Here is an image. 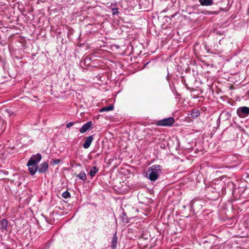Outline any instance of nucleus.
<instances>
[{
    "label": "nucleus",
    "instance_id": "obj_3",
    "mask_svg": "<svg viewBox=\"0 0 249 249\" xmlns=\"http://www.w3.org/2000/svg\"><path fill=\"white\" fill-rule=\"evenodd\" d=\"M32 162V161L31 160H29L27 162V165L28 167L30 173L32 175H33L36 172L38 167L37 166V164Z\"/></svg>",
    "mask_w": 249,
    "mask_h": 249
},
{
    "label": "nucleus",
    "instance_id": "obj_17",
    "mask_svg": "<svg viewBox=\"0 0 249 249\" xmlns=\"http://www.w3.org/2000/svg\"><path fill=\"white\" fill-rule=\"evenodd\" d=\"M112 11L113 12V15H115V14H119V12H118V9L116 8H112Z\"/></svg>",
    "mask_w": 249,
    "mask_h": 249
},
{
    "label": "nucleus",
    "instance_id": "obj_15",
    "mask_svg": "<svg viewBox=\"0 0 249 249\" xmlns=\"http://www.w3.org/2000/svg\"><path fill=\"white\" fill-rule=\"evenodd\" d=\"M62 196L64 198H68L70 197V194L68 191H66L62 194Z\"/></svg>",
    "mask_w": 249,
    "mask_h": 249
},
{
    "label": "nucleus",
    "instance_id": "obj_5",
    "mask_svg": "<svg viewBox=\"0 0 249 249\" xmlns=\"http://www.w3.org/2000/svg\"><path fill=\"white\" fill-rule=\"evenodd\" d=\"M48 164L46 162L42 163L38 167V171L40 173H43L46 172L48 169Z\"/></svg>",
    "mask_w": 249,
    "mask_h": 249
},
{
    "label": "nucleus",
    "instance_id": "obj_12",
    "mask_svg": "<svg viewBox=\"0 0 249 249\" xmlns=\"http://www.w3.org/2000/svg\"><path fill=\"white\" fill-rule=\"evenodd\" d=\"M76 177L79 178L80 179L85 180L87 179L86 175L84 171L81 172L79 174L77 175Z\"/></svg>",
    "mask_w": 249,
    "mask_h": 249
},
{
    "label": "nucleus",
    "instance_id": "obj_13",
    "mask_svg": "<svg viewBox=\"0 0 249 249\" xmlns=\"http://www.w3.org/2000/svg\"><path fill=\"white\" fill-rule=\"evenodd\" d=\"M98 169L96 166L93 167V168L89 172V175L91 177H94L95 174L98 172Z\"/></svg>",
    "mask_w": 249,
    "mask_h": 249
},
{
    "label": "nucleus",
    "instance_id": "obj_11",
    "mask_svg": "<svg viewBox=\"0 0 249 249\" xmlns=\"http://www.w3.org/2000/svg\"><path fill=\"white\" fill-rule=\"evenodd\" d=\"M113 105H109L107 107H104L100 109V112H102L104 111H109L112 110L113 109Z\"/></svg>",
    "mask_w": 249,
    "mask_h": 249
},
{
    "label": "nucleus",
    "instance_id": "obj_8",
    "mask_svg": "<svg viewBox=\"0 0 249 249\" xmlns=\"http://www.w3.org/2000/svg\"><path fill=\"white\" fill-rule=\"evenodd\" d=\"M93 140V137L92 136L88 137L83 144V147L85 149L88 148L90 146Z\"/></svg>",
    "mask_w": 249,
    "mask_h": 249
},
{
    "label": "nucleus",
    "instance_id": "obj_2",
    "mask_svg": "<svg viewBox=\"0 0 249 249\" xmlns=\"http://www.w3.org/2000/svg\"><path fill=\"white\" fill-rule=\"evenodd\" d=\"M175 122L173 117H169L158 121L157 124L160 126H171Z\"/></svg>",
    "mask_w": 249,
    "mask_h": 249
},
{
    "label": "nucleus",
    "instance_id": "obj_1",
    "mask_svg": "<svg viewBox=\"0 0 249 249\" xmlns=\"http://www.w3.org/2000/svg\"><path fill=\"white\" fill-rule=\"evenodd\" d=\"M162 167L160 165H153L148 168L146 173V177L150 180H157L161 173Z\"/></svg>",
    "mask_w": 249,
    "mask_h": 249
},
{
    "label": "nucleus",
    "instance_id": "obj_4",
    "mask_svg": "<svg viewBox=\"0 0 249 249\" xmlns=\"http://www.w3.org/2000/svg\"><path fill=\"white\" fill-rule=\"evenodd\" d=\"M92 125V122L91 121L88 122L86 124H84L83 125L80 129L81 133H84L88 130H89Z\"/></svg>",
    "mask_w": 249,
    "mask_h": 249
},
{
    "label": "nucleus",
    "instance_id": "obj_6",
    "mask_svg": "<svg viewBox=\"0 0 249 249\" xmlns=\"http://www.w3.org/2000/svg\"><path fill=\"white\" fill-rule=\"evenodd\" d=\"M42 156L40 154L38 153L36 155H33L29 160H31L34 163L37 165L38 163L41 160Z\"/></svg>",
    "mask_w": 249,
    "mask_h": 249
},
{
    "label": "nucleus",
    "instance_id": "obj_16",
    "mask_svg": "<svg viewBox=\"0 0 249 249\" xmlns=\"http://www.w3.org/2000/svg\"><path fill=\"white\" fill-rule=\"evenodd\" d=\"M61 160H59V159H54V160H53L51 162L53 164V165H55V164H58L59 163H60L61 162Z\"/></svg>",
    "mask_w": 249,
    "mask_h": 249
},
{
    "label": "nucleus",
    "instance_id": "obj_7",
    "mask_svg": "<svg viewBox=\"0 0 249 249\" xmlns=\"http://www.w3.org/2000/svg\"><path fill=\"white\" fill-rule=\"evenodd\" d=\"M237 112L240 116H242V114L247 115L249 114V107H240L238 109Z\"/></svg>",
    "mask_w": 249,
    "mask_h": 249
},
{
    "label": "nucleus",
    "instance_id": "obj_14",
    "mask_svg": "<svg viewBox=\"0 0 249 249\" xmlns=\"http://www.w3.org/2000/svg\"><path fill=\"white\" fill-rule=\"evenodd\" d=\"M117 238L114 235L112 240V247L113 249H115L117 247Z\"/></svg>",
    "mask_w": 249,
    "mask_h": 249
},
{
    "label": "nucleus",
    "instance_id": "obj_9",
    "mask_svg": "<svg viewBox=\"0 0 249 249\" xmlns=\"http://www.w3.org/2000/svg\"><path fill=\"white\" fill-rule=\"evenodd\" d=\"M8 225V221L5 219H2L0 222V228L3 230H7V226Z\"/></svg>",
    "mask_w": 249,
    "mask_h": 249
},
{
    "label": "nucleus",
    "instance_id": "obj_18",
    "mask_svg": "<svg viewBox=\"0 0 249 249\" xmlns=\"http://www.w3.org/2000/svg\"><path fill=\"white\" fill-rule=\"evenodd\" d=\"M73 124H74V123H72V122L69 123H68V124H67V127H71V126H72V125H73Z\"/></svg>",
    "mask_w": 249,
    "mask_h": 249
},
{
    "label": "nucleus",
    "instance_id": "obj_10",
    "mask_svg": "<svg viewBox=\"0 0 249 249\" xmlns=\"http://www.w3.org/2000/svg\"><path fill=\"white\" fill-rule=\"evenodd\" d=\"M213 0H199L200 4L204 6H210L212 5Z\"/></svg>",
    "mask_w": 249,
    "mask_h": 249
}]
</instances>
